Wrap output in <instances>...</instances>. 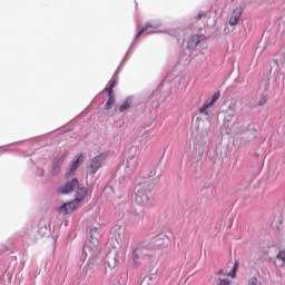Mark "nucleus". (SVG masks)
I'll list each match as a JSON object with an SVG mask.
<instances>
[{
  "label": "nucleus",
  "mask_w": 285,
  "mask_h": 285,
  "mask_svg": "<svg viewBox=\"0 0 285 285\" xmlns=\"http://www.w3.org/2000/svg\"><path fill=\"white\" fill-rule=\"evenodd\" d=\"M112 106H115V94H111V90L109 89L108 99L105 105V110L112 109Z\"/></svg>",
  "instance_id": "2eb2a0df"
},
{
  "label": "nucleus",
  "mask_w": 285,
  "mask_h": 285,
  "mask_svg": "<svg viewBox=\"0 0 285 285\" xmlns=\"http://www.w3.org/2000/svg\"><path fill=\"white\" fill-rule=\"evenodd\" d=\"M67 153H65L62 156H61V158H60V160H59V164L61 165V164H63V161L66 160V157H67Z\"/></svg>",
  "instance_id": "393cba45"
},
{
  "label": "nucleus",
  "mask_w": 285,
  "mask_h": 285,
  "mask_svg": "<svg viewBox=\"0 0 285 285\" xmlns=\"http://www.w3.org/2000/svg\"><path fill=\"white\" fill-rule=\"evenodd\" d=\"M266 100H263V101H259L258 102V106H264V102H265Z\"/></svg>",
  "instance_id": "a878e982"
},
{
  "label": "nucleus",
  "mask_w": 285,
  "mask_h": 285,
  "mask_svg": "<svg viewBox=\"0 0 285 285\" xmlns=\"http://www.w3.org/2000/svg\"><path fill=\"white\" fill-rule=\"evenodd\" d=\"M83 153H80L76 156V158L70 164L69 171L66 174L67 178L70 177V175H75L77 168H79L81 164H83Z\"/></svg>",
  "instance_id": "6e6552de"
},
{
  "label": "nucleus",
  "mask_w": 285,
  "mask_h": 285,
  "mask_svg": "<svg viewBox=\"0 0 285 285\" xmlns=\"http://www.w3.org/2000/svg\"><path fill=\"white\" fill-rule=\"evenodd\" d=\"M239 268V263L238 262H235L232 271L228 273V274H224V271L220 269L218 272V275H224L225 277H232L233 279H235L236 275H237V269Z\"/></svg>",
  "instance_id": "4468645a"
},
{
  "label": "nucleus",
  "mask_w": 285,
  "mask_h": 285,
  "mask_svg": "<svg viewBox=\"0 0 285 285\" xmlns=\"http://www.w3.org/2000/svg\"><path fill=\"white\" fill-rule=\"evenodd\" d=\"M90 238L88 239L83 250L88 253L90 257H95V255H99V229L97 227H92L89 232Z\"/></svg>",
  "instance_id": "f03ea898"
},
{
  "label": "nucleus",
  "mask_w": 285,
  "mask_h": 285,
  "mask_svg": "<svg viewBox=\"0 0 285 285\" xmlns=\"http://www.w3.org/2000/svg\"><path fill=\"white\" fill-rule=\"evenodd\" d=\"M204 17H206V13H198L196 16V20L199 21V20L204 19Z\"/></svg>",
  "instance_id": "b1692460"
},
{
  "label": "nucleus",
  "mask_w": 285,
  "mask_h": 285,
  "mask_svg": "<svg viewBox=\"0 0 285 285\" xmlns=\"http://www.w3.org/2000/svg\"><path fill=\"white\" fill-rule=\"evenodd\" d=\"M79 189V180L77 178H72L67 181L65 185L58 188V193L60 195H70V193H75V190Z\"/></svg>",
  "instance_id": "39448f33"
},
{
  "label": "nucleus",
  "mask_w": 285,
  "mask_h": 285,
  "mask_svg": "<svg viewBox=\"0 0 285 285\" xmlns=\"http://www.w3.org/2000/svg\"><path fill=\"white\" fill-rule=\"evenodd\" d=\"M217 285H230V281L219 278L218 282H217Z\"/></svg>",
  "instance_id": "4be33fe9"
},
{
  "label": "nucleus",
  "mask_w": 285,
  "mask_h": 285,
  "mask_svg": "<svg viewBox=\"0 0 285 285\" xmlns=\"http://www.w3.org/2000/svg\"><path fill=\"white\" fill-rule=\"evenodd\" d=\"M248 285H263V284L259 283V281H257V277H252L249 279V284Z\"/></svg>",
  "instance_id": "412c9836"
},
{
  "label": "nucleus",
  "mask_w": 285,
  "mask_h": 285,
  "mask_svg": "<svg viewBox=\"0 0 285 285\" xmlns=\"http://www.w3.org/2000/svg\"><path fill=\"white\" fill-rule=\"evenodd\" d=\"M144 282H145V281H142L140 285H144Z\"/></svg>",
  "instance_id": "bb28decb"
},
{
  "label": "nucleus",
  "mask_w": 285,
  "mask_h": 285,
  "mask_svg": "<svg viewBox=\"0 0 285 285\" xmlns=\"http://www.w3.org/2000/svg\"><path fill=\"white\" fill-rule=\"evenodd\" d=\"M213 104H215V102H213L212 100L205 101V104L203 105V107H200V108L198 109V112H199L200 115H208V108H210V106H213Z\"/></svg>",
  "instance_id": "dca6fc26"
},
{
  "label": "nucleus",
  "mask_w": 285,
  "mask_h": 285,
  "mask_svg": "<svg viewBox=\"0 0 285 285\" xmlns=\"http://www.w3.org/2000/svg\"><path fill=\"white\" fill-rule=\"evenodd\" d=\"M79 208V204L75 200L70 203H66L60 207V213H63L65 215H69V213H72L73 210H77Z\"/></svg>",
  "instance_id": "1a4fd4ad"
},
{
  "label": "nucleus",
  "mask_w": 285,
  "mask_h": 285,
  "mask_svg": "<svg viewBox=\"0 0 285 285\" xmlns=\"http://www.w3.org/2000/svg\"><path fill=\"white\" fill-rule=\"evenodd\" d=\"M136 190V204L144 208H153L155 205V195L153 194V185L148 183L138 184Z\"/></svg>",
  "instance_id": "f257e3e1"
},
{
  "label": "nucleus",
  "mask_w": 285,
  "mask_h": 285,
  "mask_svg": "<svg viewBox=\"0 0 285 285\" xmlns=\"http://www.w3.org/2000/svg\"><path fill=\"white\" fill-rule=\"evenodd\" d=\"M154 250H166L170 246V238L166 234L157 235L153 242Z\"/></svg>",
  "instance_id": "7ed1b4c3"
},
{
  "label": "nucleus",
  "mask_w": 285,
  "mask_h": 285,
  "mask_svg": "<svg viewBox=\"0 0 285 285\" xmlns=\"http://www.w3.org/2000/svg\"><path fill=\"white\" fill-rule=\"evenodd\" d=\"M218 99H219V91H218V92H215V94L213 95L210 101H213V104H215V101H217Z\"/></svg>",
  "instance_id": "5701e85b"
},
{
  "label": "nucleus",
  "mask_w": 285,
  "mask_h": 285,
  "mask_svg": "<svg viewBox=\"0 0 285 285\" xmlns=\"http://www.w3.org/2000/svg\"><path fill=\"white\" fill-rule=\"evenodd\" d=\"M148 257V249L144 246H138L132 252V262L135 266H139L144 259Z\"/></svg>",
  "instance_id": "0eeeda50"
},
{
  "label": "nucleus",
  "mask_w": 285,
  "mask_h": 285,
  "mask_svg": "<svg viewBox=\"0 0 285 285\" xmlns=\"http://www.w3.org/2000/svg\"><path fill=\"white\" fill-rule=\"evenodd\" d=\"M130 108V101L126 100L120 107L119 112H125V110H128Z\"/></svg>",
  "instance_id": "f3484780"
},
{
  "label": "nucleus",
  "mask_w": 285,
  "mask_h": 285,
  "mask_svg": "<svg viewBox=\"0 0 285 285\" xmlns=\"http://www.w3.org/2000/svg\"><path fill=\"white\" fill-rule=\"evenodd\" d=\"M110 246L116 250H119L124 245V228L117 227L109 239Z\"/></svg>",
  "instance_id": "20e7f679"
},
{
  "label": "nucleus",
  "mask_w": 285,
  "mask_h": 285,
  "mask_svg": "<svg viewBox=\"0 0 285 285\" xmlns=\"http://www.w3.org/2000/svg\"><path fill=\"white\" fill-rule=\"evenodd\" d=\"M242 12H244V10L240 7L233 11L232 17L229 18V26H237V23H239Z\"/></svg>",
  "instance_id": "ddd939ff"
},
{
  "label": "nucleus",
  "mask_w": 285,
  "mask_h": 285,
  "mask_svg": "<svg viewBox=\"0 0 285 285\" xmlns=\"http://www.w3.org/2000/svg\"><path fill=\"white\" fill-rule=\"evenodd\" d=\"M144 32H147V35H155V32H157V27L153 26L150 22L146 23L136 35V39H139Z\"/></svg>",
  "instance_id": "9b49d317"
},
{
  "label": "nucleus",
  "mask_w": 285,
  "mask_h": 285,
  "mask_svg": "<svg viewBox=\"0 0 285 285\" xmlns=\"http://www.w3.org/2000/svg\"><path fill=\"white\" fill-rule=\"evenodd\" d=\"M88 198V188L86 187H78V190L76 193V199H73L78 205L81 204V202L86 200Z\"/></svg>",
  "instance_id": "f8f14e48"
},
{
  "label": "nucleus",
  "mask_w": 285,
  "mask_h": 285,
  "mask_svg": "<svg viewBox=\"0 0 285 285\" xmlns=\"http://www.w3.org/2000/svg\"><path fill=\"white\" fill-rule=\"evenodd\" d=\"M228 109L233 111L237 109V99H232V104L229 105Z\"/></svg>",
  "instance_id": "aec40b11"
},
{
  "label": "nucleus",
  "mask_w": 285,
  "mask_h": 285,
  "mask_svg": "<svg viewBox=\"0 0 285 285\" xmlns=\"http://www.w3.org/2000/svg\"><path fill=\"white\" fill-rule=\"evenodd\" d=\"M114 88H117V80H114L110 87L106 89L107 95H110V90H111V95H115L112 91Z\"/></svg>",
  "instance_id": "a211bd4d"
},
{
  "label": "nucleus",
  "mask_w": 285,
  "mask_h": 285,
  "mask_svg": "<svg viewBox=\"0 0 285 285\" xmlns=\"http://www.w3.org/2000/svg\"><path fill=\"white\" fill-rule=\"evenodd\" d=\"M276 258L281 259V262L285 264V249L279 250Z\"/></svg>",
  "instance_id": "6ab92c4d"
},
{
  "label": "nucleus",
  "mask_w": 285,
  "mask_h": 285,
  "mask_svg": "<svg viewBox=\"0 0 285 285\" xmlns=\"http://www.w3.org/2000/svg\"><path fill=\"white\" fill-rule=\"evenodd\" d=\"M206 37L204 35H194L187 42L188 48H197Z\"/></svg>",
  "instance_id": "9d476101"
},
{
  "label": "nucleus",
  "mask_w": 285,
  "mask_h": 285,
  "mask_svg": "<svg viewBox=\"0 0 285 285\" xmlns=\"http://www.w3.org/2000/svg\"><path fill=\"white\" fill-rule=\"evenodd\" d=\"M106 154H100L96 157H94L90 161H89V166L87 167L88 173H90V175H95V173H97V170H99L101 164L104 161H106Z\"/></svg>",
  "instance_id": "423d86ee"
}]
</instances>
